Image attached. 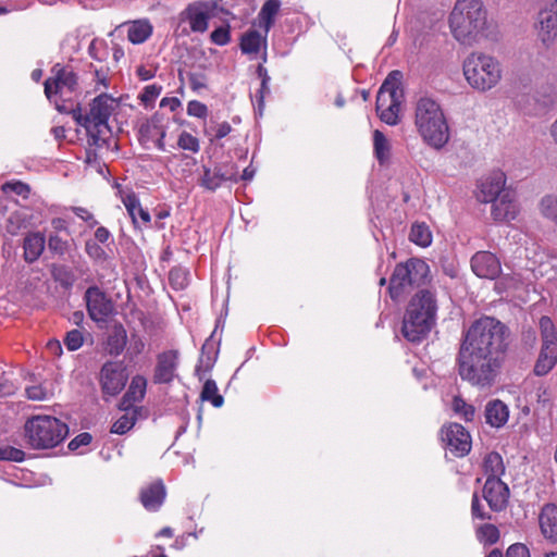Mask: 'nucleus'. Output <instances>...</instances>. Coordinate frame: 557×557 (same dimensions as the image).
Listing matches in <instances>:
<instances>
[{
	"label": "nucleus",
	"mask_w": 557,
	"mask_h": 557,
	"mask_svg": "<svg viewBox=\"0 0 557 557\" xmlns=\"http://www.w3.org/2000/svg\"><path fill=\"white\" fill-rule=\"evenodd\" d=\"M505 351V325L491 317L474 321L459 348L460 377L473 386H491L500 371Z\"/></svg>",
	"instance_id": "f257e3e1"
},
{
	"label": "nucleus",
	"mask_w": 557,
	"mask_h": 557,
	"mask_svg": "<svg viewBox=\"0 0 557 557\" xmlns=\"http://www.w3.org/2000/svg\"><path fill=\"white\" fill-rule=\"evenodd\" d=\"M437 299L430 288L417 290L410 298L401 323L403 336L412 343L428 336L436 322Z\"/></svg>",
	"instance_id": "f03ea898"
},
{
	"label": "nucleus",
	"mask_w": 557,
	"mask_h": 557,
	"mask_svg": "<svg viewBox=\"0 0 557 557\" xmlns=\"http://www.w3.org/2000/svg\"><path fill=\"white\" fill-rule=\"evenodd\" d=\"M487 13L481 0H457L449 15L453 37L463 46H473L484 34Z\"/></svg>",
	"instance_id": "7ed1b4c3"
},
{
	"label": "nucleus",
	"mask_w": 557,
	"mask_h": 557,
	"mask_svg": "<svg viewBox=\"0 0 557 557\" xmlns=\"http://www.w3.org/2000/svg\"><path fill=\"white\" fill-rule=\"evenodd\" d=\"M414 125L423 141L434 149L443 148L449 140V126L438 101L429 96L420 97L414 104Z\"/></svg>",
	"instance_id": "20e7f679"
},
{
	"label": "nucleus",
	"mask_w": 557,
	"mask_h": 557,
	"mask_svg": "<svg viewBox=\"0 0 557 557\" xmlns=\"http://www.w3.org/2000/svg\"><path fill=\"white\" fill-rule=\"evenodd\" d=\"M462 74L472 89L486 92L502 82L504 70L496 57L484 52H471L462 62Z\"/></svg>",
	"instance_id": "39448f33"
},
{
	"label": "nucleus",
	"mask_w": 557,
	"mask_h": 557,
	"mask_svg": "<svg viewBox=\"0 0 557 557\" xmlns=\"http://www.w3.org/2000/svg\"><path fill=\"white\" fill-rule=\"evenodd\" d=\"M25 440L34 449H49L62 443L69 434L66 423L52 416H34L24 425Z\"/></svg>",
	"instance_id": "423d86ee"
},
{
	"label": "nucleus",
	"mask_w": 557,
	"mask_h": 557,
	"mask_svg": "<svg viewBox=\"0 0 557 557\" xmlns=\"http://www.w3.org/2000/svg\"><path fill=\"white\" fill-rule=\"evenodd\" d=\"M430 268L420 259H409L396 264L388 285V293L394 301H398L413 288L421 289L429 280Z\"/></svg>",
	"instance_id": "0eeeda50"
},
{
	"label": "nucleus",
	"mask_w": 557,
	"mask_h": 557,
	"mask_svg": "<svg viewBox=\"0 0 557 557\" xmlns=\"http://www.w3.org/2000/svg\"><path fill=\"white\" fill-rule=\"evenodd\" d=\"M117 107L115 98L108 94H100L91 101L88 113L75 114V120L86 128L95 145H98L99 140L104 143V135L110 133L108 120Z\"/></svg>",
	"instance_id": "6e6552de"
},
{
	"label": "nucleus",
	"mask_w": 557,
	"mask_h": 557,
	"mask_svg": "<svg viewBox=\"0 0 557 557\" xmlns=\"http://www.w3.org/2000/svg\"><path fill=\"white\" fill-rule=\"evenodd\" d=\"M401 74L394 71L388 74L376 96V112L384 123L396 125L399 122L400 106L404 100Z\"/></svg>",
	"instance_id": "1a4fd4ad"
},
{
	"label": "nucleus",
	"mask_w": 557,
	"mask_h": 557,
	"mask_svg": "<svg viewBox=\"0 0 557 557\" xmlns=\"http://www.w3.org/2000/svg\"><path fill=\"white\" fill-rule=\"evenodd\" d=\"M228 13L222 7L221 0H197L186 5L180 13V20L187 22L193 33L203 34L208 30L211 18Z\"/></svg>",
	"instance_id": "9d476101"
},
{
	"label": "nucleus",
	"mask_w": 557,
	"mask_h": 557,
	"mask_svg": "<svg viewBox=\"0 0 557 557\" xmlns=\"http://www.w3.org/2000/svg\"><path fill=\"white\" fill-rule=\"evenodd\" d=\"M441 441L454 457H465L471 450V436L459 423H448L440 431Z\"/></svg>",
	"instance_id": "9b49d317"
},
{
	"label": "nucleus",
	"mask_w": 557,
	"mask_h": 557,
	"mask_svg": "<svg viewBox=\"0 0 557 557\" xmlns=\"http://www.w3.org/2000/svg\"><path fill=\"white\" fill-rule=\"evenodd\" d=\"M52 77L45 82V95L49 100L54 96L61 97L73 92L78 86L77 75L69 67L55 64L52 70Z\"/></svg>",
	"instance_id": "f8f14e48"
},
{
	"label": "nucleus",
	"mask_w": 557,
	"mask_h": 557,
	"mask_svg": "<svg viewBox=\"0 0 557 557\" xmlns=\"http://www.w3.org/2000/svg\"><path fill=\"white\" fill-rule=\"evenodd\" d=\"M84 300L89 318L97 323L107 322L114 311L112 299L98 286L88 287Z\"/></svg>",
	"instance_id": "ddd939ff"
},
{
	"label": "nucleus",
	"mask_w": 557,
	"mask_h": 557,
	"mask_svg": "<svg viewBox=\"0 0 557 557\" xmlns=\"http://www.w3.org/2000/svg\"><path fill=\"white\" fill-rule=\"evenodd\" d=\"M536 37L545 48L554 45L557 38V0L543 7L535 23Z\"/></svg>",
	"instance_id": "4468645a"
},
{
	"label": "nucleus",
	"mask_w": 557,
	"mask_h": 557,
	"mask_svg": "<svg viewBox=\"0 0 557 557\" xmlns=\"http://www.w3.org/2000/svg\"><path fill=\"white\" fill-rule=\"evenodd\" d=\"M99 382L103 394L115 396L126 385L127 374L121 362L107 361L100 370Z\"/></svg>",
	"instance_id": "2eb2a0df"
},
{
	"label": "nucleus",
	"mask_w": 557,
	"mask_h": 557,
	"mask_svg": "<svg viewBox=\"0 0 557 557\" xmlns=\"http://www.w3.org/2000/svg\"><path fill=\"white\" fill-rule=\"evenodd\" d=\"M237 182L238 170L233 163H222L214 169L203 166V174L200 178V186L208 190H215L223 182Z\"/></svg>",
	"instance_id": "dca6fc26"
},
{
	"label": "nucleus",
	"mask_w": 557,
	"mask_h": 557,
	"mask_svg": "<svg viewBox=\"0 0 557 557\" xmlns=\"http://www.w3.org/2000/svg\"><path fill=\"white\" fill-rule=\"evenodd\" d=\"M509 495V487L502 480L486 479L483 486V498L491 510L496 512L504 510L508 505Z\"/></svg>",
	"instance_id": "f3484780"
},
{
	"label": "nucleus",
	"mask_w": 557,
	"mask_h": 557,
	"mask_svg": "<svg viewBox=\"0 0 557 557\" xmlns=\"http://www.w3.org/2000/svg\"><path fill=\"white\" fill-rule=\"evenodd\" d=\"M507 189L505 173L495 171L479 182L476 197L481 202L487 203L497 199Z\"/></svg>",
	"instance_id": "a211bd4d"
},
{
	"label": "nucleus",
	"mask_w": 557,
	"mask_h": 557,
	"mask_svg": "<svg viewBox=\"0 0 557 557\" xmlns=\"http://www.w3.org/2000/svg\"><path fill=\"white\" fill-rule=\"evenodd\" d=\"M178 351L166 350L157 356V363L153 370V383L169 384L176 376L178 366Z\"/></svg>",
	"instance_id": "6ab92c4d"
},
{
	"label": "nucleus",
	"mask_w": 557,
	"mask_h": 557,
	"mask_svg": "<svg viewBox=\"0 0 557 557\" xmlns=\"http://www.w3.org/2000/svg\"><path fill=\"white\" fill-rule=\"evenodd\" d=\"M473 273L482 278L495 280L502 273L499 259L490 251H478L471 258Z\"/></svg>",
	"instance_id": "aec40b11"
},
{
	"label": "nucleus",
	"mask_w": 557,
	"mask_h": 557,
	"mask_svg": "<svg viewBox=\"0 0 557 557\" xmlns=\"http://www.w3.org/2000/svg\"><path fill=\"white\" fill-rule=\"evenodd\" d=\"M519 212V205L517 201L516 193L512 189H507L500 196L492 201L491 214L497 222H507L516 219Z\"/></svg>",
	"instance_id": "412c9836"
},
{
	"label": "nucleus",
	"mask_w": 557,
	"mask_h": 557,
	"mask_svg": "<svg viewBox=\"0 0 557 557\" xmlns=\"http://www.w3.org/2000/svg\"><path fill=\"white\" fill-rule=\"evenodd\" d=\"M165 486L162 481H156L141 488L139 499L149 511H157L165 499Z\"/></svg>",
	"instance_id": "4be33fe9"
},
{
	"label": "nucleus",
	"mask_w": 557,
	"mask_h": 557,
	"mask_svg": "<svg viewBox=\"0 0 557 557\" xmlns=\"http://www.w3.org/2000/svg\"><path fill=\"white\" fill-rule=\"evenodd\" d=\"M162 116L154 114L140 125L139 133L143 139L153 140L160 150H164L165 128L162 124Z\"/></svg>",
	"instance_id": "5701e85b"
},
{
	"label": "nucleus",
	"mask_w": 557,
	"mask_h": 557,
	"mask_svg": "<svg viewBox=\"0 0 557 557\" xmlns=\"http://www.w3.org/2000/svg\"><path fill=\"white\" fill-rule=\"evenodd\" d=\"M539 524L545 539L557 542V506L555 504H546L542 507Z\"/></svg>",
	"instance_id": "b1692460"
},
{
	"label": "nucleus",
	"mask_w": 557,
	"mask_h": 557,
	"mask_svg": "<svg viewBox=\"0 0 557 557\" xmlns=\"http://www.w3.org/2000/svg\"><path fill=\"white\" fill-rule=\"evenodd\" d=\"M147 389V380L143 375H135L128 386L127 392L124 394L120 408L122 410H128L134 408L135 403H139L144 399Z\"/></svg>",
	"instance_id": "393cba45"
},
{
	"label": "nucleus",
	"mask_w": 557,
	"mask_h": 557,
	"mask_svg": "<svg viewBox=\"0 0 557 557\" xmlns=\"http://www.w3.org/2000/svg\"><path fill=\"white\" fill-rule=\"evenodd\" d=\"M127 344V332L121 324H114L106 341V350L111 356L121 355Z\"/></svg>",
	"instance_id": "a878e982"
},
{
	"label": "nucleus",
	"mask_w": 557,
	"mask_h": 557,
	"mask_svg": "<svg viewBox=\"0 0 557 557\" xmlns=\"http://www.w3.org/2000/svg\"><path fill=\"white\" fill-rule=\"evenodd\" d=\"M265 32L263 34L256 29L247 30L240 38V50L246 54H257L267 47Z\"/></svg>",
	"instance_id": "bb28decb"
},
{
	"label": "nucleus",
	"mask_w": 557,
	"mask_h": 557,
	"mask_svg": "<svg viewBox=\"0 0 557 557\" xmlns=\"http://www.w3.org/2000/svg\"><path fill=\"white\" fill-rule=\"evenodd\" d=\"M122 202L125 206L135 226L138 225V218L144 225L150 223V214L147 210L143 209L140 202L134 193L126 194L122 197Z\"/></svg>",
	"instance_id": "cd10ccee"
},
{
	"label": "nucleus",
	"mask_w": 557,
	"mask_h": 557,
	"mask_svg": "<svg viewBox=\"0 0 557 557\" xmlns=\"http://www.w3.org/2000/svg\"><path fill=\"white\" fill-rule=\"evenodd\" d=\"M557 362V344L542 345L539 359L534 366L536 375L547 374Z\"/></svg>",
	"instance_id": "c85d7f7f"
},
{
	"label": "nucleus",
	"mask_w": 557,
	"mask_h": 557,
	"mask_svg": "<svg viewBox=\"0 0 557 557\" xmlns=\"http://www.w3.org/2000/svg\"><path fill=\"white\" fill-rule=\"evenodd\" d=\"M508 417H509L508 408L503 401L496 399V400L490 401L486 405L485 418H486V422L488 424H491L492 426L499 428V426L504 425L507 422Z\"/></svg>",
	"instance_id": "c756f323"
},
{
	"label": "nucleus",
	"mask_w": 557,
	"mask_h": 557,
	"mask_svg": "<svg viewBox=\"0 0 557 557\" xmlns=\"http://www.w3.org/2000/svg\"><path fill=\"white\" fill-rule=\"evenodd\" d=\"M152 25L147 20H137L127 24V38L134 45L145 42L152 35Z\"/></svg>",
	"instance_id": "7c9ffc66"
},
{
	"label": "nucleus",
	"mask_w": 557,
	"mask_h": 557,
	"mask_svg": "<svg viewBox=\"0 0 557 557\" xmlns=\"http://www.w3.org/2000/svg\"><path fill=\"white\" fill-rule=\"evenodd\" d=\"M45 236L40 233H30L24 238V257L27 262L36 261L45 249Z\"/></svg>",
	"instance_id": "2f4dec72"
},
{
	"label": "nucleus",
	"mask_w": 557,
	"mask_h": 557,
	"mask_svg": "<svg viewBox=\"0 0 557 557\" xmlns=\"http://www.w3.org/2000/svg\"><path fill=\"white\" fill-rule=\"evenodd\" d=\"M281 0H267L258 14L259 25L268 35L281 9Z\"/></svg>",
	"instance_id": "473e14b6"
},
{
	"label": "nucleus",
	"mask_w": 557,
	"mask_h": 557,
	"mask_svg": "<svg viewBox=\"0 0 557 557\" xmlns=\"http://www.w3.org/2000/svg\"><path fill=\"white\" fill-rule=\"evenodd\" d=\"M482 470L486 479L502 480L500 478L505 473L502 456L495 451L488 453L483 459Z\"/></svg>",
	"instance_id": "72a5a7b5"
},
{
	"label": "nucleus",
	"mask_w": 557,
	"mask_h": 557,
	"mask_svg": "<svg viewBox=\"0 0 557 557\" xmlns=\"http://www.w3.org/2000/svg\"><path fill=\"white\" fill-rule=\"evenodd\" d=\"M141 408H131L128 410H124L123 413L111 426V432L115 434L123 435L127 433L136 423L137 416Z\"/></svg>",
	"instance_id": "f704fd0d"
},
{
	"label": "nucleus",
	"mask_w": 557,
	"mask_h": 557,
	"mask_svg": "<svg viewBox=\"0 0 557 557\" xmlns=\"http://www.w3.org/2000/svg\"><path fill=\"white\" fill-rule=\"evenodd\" d=\"M373 149L374 156L380 164L388 162L391 157V144L385 135L379 129H375L373 133Z\"/></svg>",
	"instance_id": "c9c22d12"
},
{
	"label": "nucleus",
	"mask_w": 557,
	"mask_h": 557,
	"mask_svg": "<svg viewBox=\"0 0 557 557\" xmlns=\"http://www.w3.org/2000/svg\"><path fill=\"white\" fill-rule=\"evenodd\" d=\"M539 210L543 218L549 220L557 227V196L546 195L539 202Z\"/></svg>",
	"instance_id": "e433bc0d"
},
{
	"label": "nucleus",
	"mask_w": 557,
	"mask_h": 557,
	"mask_svg": "<svg viewBox=\"0 0 557 557\" xmlns=\"http://www.w3.org/2000/svg\"><path fill=\"white\" fill-rule=\"evenodd\" d=\"M475 535L479 542L485 545L497 543L500 536L498 528L492 523H484L478 527Z\"/></svg>",
	"instance_id": "4c0bfd02"
},
{
	"label": "nucleus",
	"mask_w": 557,
	"mask_h": 557,
	"mask_svg": "<svg viewBox=\"0 0 557 557\" xmlns=\"http://www.w3.org/2000/svg\"><path fill=\"white\" fill-rule=\"evenodd\" d=\"M200 397L205 401H210L216 408L221 407L224 403V398L219 393L216 383L210 379L205 382Z\"/></svg>",
	"instance_id": "58836bf2"
},
{
	"label": "nucleus",
	"mask_w": 557,
	"mask_h": 557,
	"mask_svg": "<svg viewBox=\"0 0 557 557\" xmlns=\"http://www.w3.org/2000/svg\"><path fill=\"white\" fill-rule=\"evenodd\" d=\"M540 331L542 336V345L557 344V331L549 317H542L540 319Z\"/></svg>",
	"instance_id": "ea45409f"
},
{
	"label": "nucleus",
	"mask_w": 557,
	"mask_h": 557,
	"mask_svg": "<svg viewBox=\"0 0 557 557\" xmlns=\"http://www.w3.org/2000/svg\"><path fill=\"white\" fill-rule=\"evenodd\" d=\"M409 238L412 243L421 247H428L432 243L431 232L425 224H413Z\"/></svg>",
	"instance_id": "a19ab883"
},
{
	"label": "nucleus",
	"mask_w": 557,
	"mask_h": 557,
	"mask_svg": "<svg viewBox=\"0 0 557 557\" xmlns=\"http://www.w3.org/2000/svg\"><path fill=\"white\" fill-rule=\"evenodd\" d=\"M25 393L28 399L37 401L50 399L54 394L53 388L46 383L28 386Z\"/></svg>",
	"instance_id": "79ce46f5"
},
{
	"label": "nucleus",
	"mask_w": 557,
	"mask_h": 557,
	"mask_svg": "<svg viewBox=\"0 0 557 557\" xmlns=\"http://www.w3.org/2000/svg\"><path fill=\"white\" fill-rule=\"evenodd\" d=\"M169 281L174 289H184L189 283V272L183 268H174L169 273Z\"/></svg>",
	"instance_id": "37998d69"
},
{
	"label": "nucleus",
	"mask_w": 557,
	"mask_h": 557,
	"mask_svg": "<svg viewBox=\"0 0 557 557\" xmlns=\"http://www.w3.org/2000/svg\"><path fill=\"white\" fill-rule=\"evenodd\" d=\"M177 146L191 153H198L200 150L199 139L188 132H182L177 138Z\"/></svg>",
	"instance_id": "c03bdc74"
},
{
	"label": "nucleus",
	"mask_w": 557,
	"mask_h": 557,
	"mask_svg": "<svg viewBox=\"0 0 557 557\" xmlns=\"http://www.w3.org/2000/svg\"><path fill=\"white\" fill-rule=\"evenodd\" d=\"M453 410L462 417L466 421H472L475 414V409L472 405L467 404L461 397H454Z\"/></svg>",
	"instance_id": "a18cd8bd"
},
{
	"label": "nucleus",
	"mask_w": 557,
	"mask_h": 557,
	"mask_svg": "<svg viewBox=\"0 0 557 557\" xmlns=\"http://www.w3.org/2000/svg\"><path fill=\"white\" fill-rule=\"evenodd\" d=\"M145 347H146V343H145L144 338L137 333H132L131 337H129V342H128L127 355L131 358H134V357L143 354L145 350Z\"/></svg>",
	"instance_id": "49530a36"
},
{
	"label": "nucleus",
	"mask_w": 557,
	"mask_h": 557,
	"mask_svg": "<svg viewBox=\"0 0 557 557\" xmlns=\"http://www.w3.org/2000/svg\"><path fill=\"white\" fill-rule=\"evenodd\" d=\"M230 25L220 26L215 28L211 35L210 39L213 44L218 46H225L231 41V32H230Z\"/></svg>",
	"instance_id": "de8ad7c7"
},
{
	"label": "nucleus",
	"mask_w": 557,
	"mask_h": 557,
	"mask_svg": "<svg viewBox=\"0 0 557 557\" xmlns=\"http://www.w3.org/2000/svg\"><path fill=\"white\" fill-rule=\"evenodd\" d=\"M64 344L69 350H77L84 344L83 333L78 330H72L67 332L64 337Z\"/></svg>",
	"instance_id": "09e8293b"
},
{
	"label": "nucleus",
	"mask_w": 557,
	"mask_h": 557,
	"mask_svg": "<svg viewBox=\"0 0 557 557\" xmlns=\"http://www.w3.org/2000/svg\"><path fill=\"white\" fill-rule=\"evenodd\" d=\"M523 284V280L520 273H511L504 275L497 283L498 288L503 289H516Z\"/></svg>",
	"instance_id": "8fccbe9b"
},
{
	"label": "nucleus",
	"mask_w": 557,
	"mask_h": 557,
	"mask_svg": "<svg viewBox=\"0 0 557 557\" xmlns=\"http://www.w3.org/2000/svg\"><path fill=\"white\" fill-rule=\"evenodd\" d=\"M2 191L5 194H16L26 198L29 194V187L23 182H7L2 185Z\"/></svg>",
	"instance_id": "3c124183"
},
{
	"label": "nucleus",
	"mask_w": 557,
	"mask_h": 557,
	"mask_svg": "<svg viewBox=\"0 0 557 557\" xmlns=\"http://www.w3.org/2000/svg\"><path fill=\"white\" fill-rule=\"evenodd\" d=\"M48 248L57 255H64L67 251L69 244L58 235H51L48 239Z\"/></svg>",
	"instance_id": "603ef678"
},
{
	"label": "nucleus",
	"mask_w": 557,
	"mask_h": 557,
	"mask_svg": "<svg viewBox=\"0 0 557 557\" xmlns=\"http://www.w3.org/2000/svg\"><path fill=\"white\" fill-rule=\"evenodd\" d=\"M187 114L190 116L205 119L208 115V107L198 100H191L187 104Z\"/></svg>",
	"instance_id": "864d4df0"
},
{
	"label": "nucleus",
	"mask_w": 557,
	"mask_h": 557,
	"mask_svg": "<svg viewBox=\"0 0 557 557\" xmlns=\"http://www.w3.org/2000/svg\"><path fill=\"white\" fill-rule=\"evenodd\" d=\"M471 513L474 518H478L481 520H491L492 519L491 515L483 510V505L481 504L480 498L476 493H474L472 496Z\"/></svg>",
	"instance_id": "5fc2aeb1"
},
{
	"label": "nucleus",
	"mask_w": 557,
	"mask_h": 557,
	"mask_svg": "<svg viewBox=\"0 0 557 557\" xmlns=\"http://www.w3.org/2000/svg\"><path fill=\"white\" fill-rule=\"evenodd\" d=\"M161 90V86L148 85L144 88L139 98L145 104L151 103L160 96Z\"/></svg>",
	"instance_id": "6e6d98bb"
},
{
	"label": "nucleus",
	"mask_w": 557,
	"mask_h": 557,
	"mask_svg": "<svg viewBox=\"0 0 557 557\" xmlns=\"http://www.w3.org/2000/svg\"><path fill=\"white\" fill-rule=\"evenodd\" d=\"M85 250L87 255L95 260H103L106 258V251L98 245L97 242H86Z\"/></svg>",
	"instance_id": "4d7b16f0"
},
{
	"label": "nucleus",
	"mask_w": 557,
	"mask_h": 557,
	"mask_svg": "<svg viewBox=\"0 0 557 557\" xmlns=\"http://www.w3.org/2000/svg\"><path fill=\"white\" fill-rule=\"evenodd\" d=\"M506 557H531L529 548L522 543H516L508 547Z\"/></svg>",
	"instance_id": "13d9d810"
},
{
	"label": "nucleus",
	"mask_w": 557,
	"mask_h": 557,
	"mask_svg": "<svg viewBox=\"0 0 557 557\" xmlns=\"http://www.w3.org/2000/svg\"><path fill=\"white\" fill-rule=\"evenodd\" d=\"M91 441H92V436L89 433L84 432V433H81L77 436H75L69 443V448H70V450H76L81 446L89 445L91 443Z\"/></svg>",
	"instance_id": "bf43d9fd"
},
{
	"label": "nucleus",
	"mask_w": 557,
	"mask_h": 557,
	"mask_svg": "<svg viewBox=\"0 0 557 557\" xmlns=\"http://www.w3.org/2000/svg\"><path fill=\"white\" fill-rule=\"evenodd\" d=\"M188 83L193 90H200L206 88V76L202 73H189Z\"/></svg>",
	"instance_id": "052dcab7"
},
{
	"label": "nucleus",
	"mask_w": 557,
	"mask_h": 557,
	"mask_svg": "<svg viewBox=\"0 0 557 557\" xmlns=\"http://www.w3.org/2000/svg\"><path fill=\"white\" fill-rule=\"evenodd\" d=\"M71 210L82 220L87 222L89 226H95L98 224L97 220L94 218V214L86 208L83 207H72Z\"/></svg>",
	"instance_id": "680f3d73"
},
{
	"label": "nucleus",
	"mask_w": 557,
	"mask_h": 557,
	"mask_svg": "<svg viewBox=\"0 0 557 557\" xmlns=\"http://www.w3.org/2000/svg\"><path fill=\"white\" fill-rule=\"evenodd\" d=\"M95 82L96 86L101 85L104 88L109 85V77H108V69H99L95 70Z\"/></svg>",
	"instance_id": "e2e57ef3"
},
{
	"label": "nucleus",
	"mask_w": 557,
	"mask_h": 557,
	"mask_svg": "<svg viewBox=\"0 0 557 557\" xmlns=\"http://www.w3.org/2000/svg\"><path fill=\"white\" fill-rule=\"evenodd\" d=\"M231 131H232V126L230 125V123L222 122V123L218 124L215 127L214 137L211 138V141L213 139H221V138L227 136L231 133Z\"/></svg>",
	"instance_id": "0e129e2a"
},
{
	"label": "nucleus",
	"mask_w": 557,
	"mask_h": 557,
	"mask_svg": "<svg viewBox=\"0 0 557 557\" xmlns=\"http://www.w3.org/2000/svg\"><path fill=\"white\" fill-rule=\"evenodd\" d=\"M160 107H169V109L174 112L177 108L181 107V101L173 97V98H163L160 102Z\"/></svg>",
	"instance_id": "69168bd1"
},
{
	"label": "nucleus",
	"mask_w": 557,
	"mask_h": 557,
	"mask_svg": "<svg viewBox=\"0 0 557 557\" xmlns=\"http://www.w3.org/2000/svg\"><path fill=\"white\" fill-rule=\"evenodd\" d=\"M110 237L108 228L100 226L95 232V238L97 242L104 244Z\"/></svg>",
	"instance_id": "338daca9"
},
{
	"label": "nucleus",
	"mask_w": 557,
	"mask_h": 557,
	"mask_svg": "<svg viewBox=\"0 0 557 557\" xmlns=\"http://www.w3.org/2000/svg\"><path fill=\"white\" fill-rule=\"evenodd\" d=\"M270 94L269 83L261 82V87L256 95L258 99L259 107H262L264 97Z\"/></svg>",
	"instance_id": "774afa93"
}]
</instances>
